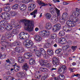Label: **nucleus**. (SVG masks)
I'll list each match as a JSON object with an SVG mask.
<instances>
[{
    "label": "nucleus",
    "instance_id": "54",
    "mask_svg": "<svg viewBox=\"0 0 80 80\" xmlns=\"http://www.w3.org/2000/svg\"><path fill=\"white\" fill-rule=\"evenodd\" d=\"M0 30L1 32H3L5 30V29L3 27H2L0 28Z\"/></svg>",
    "mask_w": 80,
    "mask_h": 80
},
{
    "label": "nucleus",
    "instance_id": "9",
    "mask_svg": "<svg viewBox=\"0 0 80 80\" xmlns=\"http://www.w3.org/2000/svg\"><path fill=\"white\" fill-rule=\"evenodd\" d=\"M26 43H25V47L27 48H30L33 45V43L32 41L29 40L27 39L25 41Z\"/></svg>",
    "mask_w": 80,
    "mask_h": 80
},
{
    "label": "nucleus",
    "instance_id": "14",
    "mask_svg": "<svg viewBox=\"0 0 80 80\" xmlns=\"http://www.w3.org/2000/svg\"><path fill=\"white\" fill-rule=\"evenodd\" d=\"M66 23L68 27H75V23L73 21H67Z\"/></svg>",
    "mask_w": 80,
    "mask_h": 80
},
{
    "label": "nucleus",
    "instance_id": "1",
    "mask_svg": "<svg viewBox=\"0 0 80 80\" xmlns=\"http://www.w3.org/2000/svg\"><path fill=\"white\" fill-rule=\"evenodd\" d=\"M8 40L6 37L3 36L1 40V44L3 46V47H1V49L2 50H5V48H7L8 46L10 47H13V46H20L22 44V43L19 41L16 40L15 42L11 43L8 42Z\"/></svg>",
    "mask_w": 80,
    "mask_h": 80
},
{
    "label": "nucleus",
    "instance_id": "55",
    "mask_svg": "<svg viewBox=\"0 0 80 80\" xmlns=\"http://www.w3.org/2000/svg\"><path fill=\"white\" fill-rule=\"evenodd\" d=\"M46 70V69L45 68H40L39 69V70H40V71H41V72H43V70Z\"/></svg>",
    "mask_w": 80,
    "mask_h": 80
},
{
    "label": "nucleus",
    "instance_id": "38",
    "mask_svg": "<svg viewBox=\"0 0 80 80\" xmlns=\"http://www.w3.org/2000/svg\"><path fill=\"white\" fill-rule=\"evenodd\" d=\"M65 35V32L63 31H61L59 33V35L61 37H63Z\"/></svg>",
    "mask_w": 80,
    "mask_h": 80
},
{
    "label": "nucleus",
    "instance_id": "42",
    "mask_svg": "<svg viewBox=\"0 0 80 80\" xmlns=\"http://www.w3.org/2000/svg\"><path fill=\"white\" fill-rule=\"evenodd\" d=\"M60 68H62L63 70H67V67H66V66L65 65H61Z\"/></svg>",
    "mask_w": 80,
    "mask_h": 80
},
{
    "label": "nucleus",
    "instance_id": "10",
    "mask_svg": "<svg viewBox=\"0 0 80 80\" xmlns=\"http://www.w3.org/2000/svg\"><path fill=\"white\" fill-rule=\"evenodd\" d=\"M60 28H61V25L59 23H57L53 26L52 28V30L53 32H57Z\"/></svg>",
    "mask_w": 80,
    "mask_h": 80
},
{
    "label": "nucleus",
    "instance_id": "64",
    "mask_svg": "<svg viewBox=\"0 0 80 80\" xmlns=\"http://www.w3.org/2000/svg\"><path fill=\"white\" fill-rule=\"evenodd\" d=\"M53 47H57V44L56 43H55L53 45Z\"/></svg>",
    "mask_w": 80,
    "mask_h": 80
},
{
    "label": "nucleus",
    "instance_id": "13",
    "mask_svg": "<svg viewBox=\"0 0 80 80\" xmlns=\"http://www.w3.org/2000/svg\"><path fill=\"white\" fill-rule=\"evenodd\" d=\"M55 13H56L57 16H60V10L58 9L57 8L55 7L54 8V9L51 11V13L53 14Z\"/></svg>",
    "mask_w": 80,
    "mask_h": 80
},
{
    "label": "nucleus",
    "instance_id": "33",
    "mask_svg": "<svg viewBox=\"0 0 80 80\" xmlns=\"http://www.w3.org/2000/svg\"><path fill=\"white\" fill-rule=\"evenodd\" d=\"M35 62V61L33 60V58H31L29 61V63L30 65H32L33 64H34Z\"/></svg>",
    "mask_w": 80,
    "mask_h": 80
},
{
    "label": "nucleus",
    "instance_id": "30",
    "mask_svg": "<svg viewBox=\"0 0 80 80\" xmlns=\"http://www.w3.org/2000/svg\"><path fill=\"white\" fill-rule=\"evenodd\" d=\"M37 2L39 5H42V7H45V6H47V5H48V4H46L45 3L41 2V1L40 0L37 1Z\"/></svg>",
    "mask_w": 80,
    "mask_h": 80
},
{
    "label": "nucleus",
    "instance_id": "48",
    "mask_svg": "<svg viewBox=\"0 0 80 80\" xmlns=\"http://www.w3.org/2000/svg\"><path fill=\"white\" fill-rule=\"evenodd\" d=\"M2 57H3V58H5L6 57V54H2V55H1V53H0V58H1Z\"/></svg>",
    "mask_w": 80,
    "mask_h": 80
},
{
    "label": "nucleus",
    "instance_id": "39",
    "mask_svg": "<svg viewBox=\"0 0 80 80\" xmlns=\"http://www.w3.org/2000/svg\"><path fill=\"white\" fill-rule=\"evenodd\" d=\"M18 8V5L17 4H15L12 7V8H13V9H14V10L17 9Z\"/></svg>",
    "mask_w": 80,
    "mask_h": 80
},
{
    "label": "nucleus",
    "instance_id": "27",
    "mask_svg": "<svg viewBox=\"0 0 80 80\" xmlns=\"http://www.w3.org/2000/svg\"><path fill=\"white\" fill-rule=\"evenodd\" d=\"M44 15L46 18L48 20H50L51 17H52V15L50 13H46Z\"/></svg>",
    "mask_w": 80,
    "mask_h": 80
},
{
    "label": "nucleus",
    "instance_id": "16",
    "mask_svg": "<svg viewBox=\"0 0 80 80\" xmlns=\"http://www.w3.org/2000/svg\"><path fill=\"white\" fill-rule=\"evenodd\" d=\"M15 50L18 53H22L24 50V48L22 47H16L15 48Z\"/></svg>",
    "mask_w": 80,
    "mask_h": 80
},
{
    "label": "nucleus",
    "instance_id": "37",
    "mask_svg": "<svg viewBox=\"0 0 80 80\" xmlns=\"http://www.w3.org/2000/svg\"><path fill=\"white\" fill-rule=\"evenodd\" d=\"M10 14L11 16H15L17 15V12L16 11H11L10 12Z\"/></svg>",
    "mask_w": 80,
    "mask_h": 80
},
{
    "label": "nucleus",
    "instance_id": "23",
    "mask_svg": "<svg viewBox=\"0 0 80 80\" xmlns=\"http://www.w3.org/2000/svg\"><path fill=\"white\" fill-rule=\"evenodd\" d=\"M5 28L6 30H11L13 28V26L10 24H8V25L5 26Z\"/></svg>",
    "mask_w": 80,
    "mask_h": 80
},
{
    "label": "nucleus",
    "instance_id": "57",
    "mask_svg": "<svg viewBox=\"0 0 80 80\" xmlns=\"http://www.w3.org/2000/svg\"><path fill=\"white\" fill-rule=\"evenodd\" d=\"M45 69H43L42 72H48V69L45 68Z\"/></svg>",
    "mask_w": 80,
    "mask_h": 80
},
{
    "label": "nucleus",
    "instance_id": "31",
    "mask_svg": "<svg viewBox=\"0 0 80 80\" xmlns=\"http://www.w3.org/2000/svg\"><path fill=\"white\" fill-rule=\"evenodd\" d=\"M38 10L37 9H35L32 12H31L30 14L31 15H33V17L35 18L36 17V15L37 14V12Z\"/></svg>",
    "mask_w": 80,
    "mask_h": 80
},
{
    "label": "nucleus",
    "instance_id": "61",
    "mask_svg": "<svg viewBox=\"0 0 80 80\" xmlns=\"http://www.w3.org/2000/svg\"><path fill=\"white\" fill-rule=\"evenodd\" d=\"M76 63L75 62H73L72 63V65L73 66H75V65H76Z\"/></svg>",
    "mask_w": 80,
    "mask_h": 80
},
{
    "label": "nucleus",
    "instance_id": "41",
    "mask_svg": "<svg viewBox=\"0 0 80 80\" xmlns=\"http://www.w3.org/2000/svg\"><path fill=\"white\" fill-rule=\"evenodd\" d=\"M47 53L49 55H52L53 53V51L52 50H48Z\"/></svg>",
    "mask_w": 80,
    "mask_h": 80
},
{
    "label": "nucleus",
    "instance_id": "60",
    "mask_svg": "<svg viewBox=\"0 0 80 80\" xmlns=\"http://www.w3.org/2000/svg\"><path fill=\"white\" fill-rule=\"evenodd\" d=\"M69 70H70L71 71V72H73V69H72V68H69Z\"/></svg>",
    "mask_w": 80,
    "mask_h": 80
},
{
    "label": "nucleus",
    "instance_id": "47",
    "mask_svg": "<svg viewBox=\"0 0 80 80\" xmlns=\"http://www.w3.org/2000/svg\"><path fill=\"white\" fill-rule=\"evenodd\" d=\"M61 51H62V50H61V49H58V50H56L55 52L56 53L58 54L60 53Z\"/></svg>",
    "mask_w": 80,
    "mask_h": 80
},
{
    "label": "nucleus",
    "instance_id": "18",
    "mask_svg": "<svg viewBox=\"0 0 80 80\" xmlns=\"http://www.w3.org/2000/svg\"><path fill=\"white\" fill-rule=\"evenodd\" d=\"M62 29L63 30L66 32H70V31L72 30V28H71L66 26L62 27Z\"/></svg>",
    "mask_w": 80,
    "mask_h": 80
},
{
    "label": "nucleus",
    "instance_id": "25",
    "mask_svg": "<svg viewBox=\"0 0 80 80\" xmlns=\"http://www.w3.org/2000/svg\"><path fill=\"white\" fill-rule=\"evenodd\" d=\"M8 22L6 20H2L1 22H0V26L3 27L5 25V24H7Z\"/></svg>",
    "mask_w": 80,
    "mask_h": 80
},
{
    "label": "nucleus",
    "instance_id": "26",
    "mask_svg": "<svg viewBox=\"0 0 80 80\" xmlns=\"http://www.w3.org/2000/svg\"><path fill=\"white\" fill-rule=\"evenodd\" d=\"M51 21L56 23L58 21V18L56 16H54L52 18Z\"/></svg>",
    "mask_w": 80,
    "mask_h": 80
},
{
    "label": "nucleus",
    "instance_id": "58",
    "mask_svg": "<svg viewBox=\"0 0 80 80\" xmlns=\"http://www.w3.org/2000/svg\"><path fill=\"white\" fill-rule=\"evenodd\" d=\"M35 30L36 32H38L39 30V29L38 28H36L35 29Z\"/></svg>",
    "mask_w": 80,
    "mask_h": 80
},
{
    "label": "nucleus",
    "instance_id": "24",
    "mask_svg": "<svg viewBox=\"0 0 80 80\" xmlns=\"http://www.w3.org/2000/svg\"><path fill=\"white\" fill-rule=\"evenodd\" d=\"M17 63H15L14 66V70L15 72H18L20 69V67L18 65H17Z\"/></svg>",
    "mask_w": 80,
    "mask_h": 80
},
{
    "label": "nucleus",
    "instance_id": "40",
    "mask_svg": "<svg viewBox=\"0 0 80 80\" xmlns=\"http://www.w3.org/2000/svg\"><path fill=\"white\" fill-rule=\"evenodd\" d=\"M15 79L13 78V77H11L10 76H8L6 77V80H13Z\"/></svg>",
    "mask_w": 80,
    "mask_h": 80
},
{
    "label": "nucleus",
    "instance_id": "52",
    "mask_svg": "<svg viewBox=\"0 0 80 80\" xmlns=\"http://www.w3.org/2000/svg\"><path fill=\"white\" fill-rule=\"evenodd\" d=\"M11 23L12 24H14L15 23V19H11Z\"/></svg>",
    "mask_w": 80,
    "mask_h": 80
},
{
    "label": "nucleus",
    "instance_id": "12",
    "mask_svg": "<svg viewBox=\"0 0 80 80\" xmlns=\"http://www.w3.org/2000/svg\"><path fill=\"white\" fill-rule=\"evenodd\" d=\"M52 63L55 66H58L59 65V60L58 58L53 57L52 60Z\"/></svg>",
    "mask_w": 80,
    "mask_h": 80
},
{
    "label": "nucleus",
    "instance_id": "8",
    "mask_svg": "<svg viewBox=\"0 0 80 80\" xmlns=\"http://www.w3.org/2000/svg\"><path fill=\"white\" fill-rule=\"evenodd\" d=\"M0 17L2 19L5 20H9L10 18V14L7 12H3L0 15Z\"/></svg>",
    "mask_w": 80,
    "mask_h": 80
},
{
    "label": "nucleus",
    "instance_id": "53",
    "mask_svg": "<svg viewBox=\"0 0 80 80\" xmlns=\"http://www.w3.org/2000/svg\"><path fill=\"white\" fill-rule=\"evenodd\" d=\"M6 62L7 63H8L9 64H11L12 63V62H11L10 60L8 59L6 60Z\"/></svg>",
    "mask_w": 80,
    "mask_h": 80
},
{
    "label": "nucleus",
    "instance_id": "36",
    "mask_svg": "<svg viewBox=\"0 0 80 80\" xmlns=\"http://www.w3.org/2000/svg\"><path fill=\"white\" fill-rule=\"evenodd\" d=\"M58 78L61 80H63L65 79V76L62 74H60L58 76Z\"/></svg>",
    "mask_w": 80,
    "mask_h": 80
},
{
    "label": "nucleus",
    "instance_id": "19",
    "mask_svg": "<svg viewBox=\"0 0 80 80\" xmlns=\"http://www.w3.org/2000/svg\"><path fill=\"white\" fill-rule=\"evenodd\" d=\"M34 38V40L37 42H40L42 40V37L38 35L35 36Z\"/></svg>",
    "mask_w": 80,
    "mask_h": 80
},
{
    "label": "nucleus",
    "instance_id": "35",
    "mask_svg": "<svg viewBox=\"0 0 80 80\" xmlns=\"http://www.w3.org/2000/svg\"><path fill=\"white\" fill-rule=\"evenodd\" d=\"M18 61L19 63H22L24 62V59L22 57H19L18 58Z\"/></svg>",
    "mask_w": 80,
    "mask_h": 80
},
{
    "label": "nucleus",
    "instance_id": "7",
    "mask_svg": "<svg viewBox=\"0 0 80 80\" xmlns=\"http://www.w3.org/2000/svg\"><path fill=\"white\" fill-rule=\"evenodd\" d=\"M19 37L21 40H24L26 38H29V34L27 32H22L19 34Z\"/></svg>",
    "mask_w": 80,
    "mask_h": 80
},
{
    "label": "nucleus",
    "instance_id": "22",
    "mask_svg": "<svg viewBox=\"0 0 80 80\" xmlns=\"http://www.w3.org/2000/svg\"><path fill=\"white\" fill-rule=\"evenodd\" d=\"M32 55V53L28 52L25 53L24 56V58H26V59H28L30 58V57H31V56Z\"/></svg>",
    "mask_w": 80,
    "mask_h": 80
},
{
    "label": "nucleus",
    "instance_id": "59",
    "mask_svg": "<svg viewBox=\"0 0 80 80\" xmlns=\"http://www.w3.org/2000/svg\"><path fill=\"white\" fill-rule=\"evenodd\" d=\"M69 3L67 2H63V4L64 5H68Z\"/></svg>",
    "mask_w": 80,
    "mask_h": 80
},
{
    "label": "nucleus",
    "instance_id": "17",
    "mask_svg": "<svg viewBox=\"0 0 80 80\" xmlns=\"http://www.w3.org/2000/svg\"><path fill=\"white\" fill-rule=\"evenodd\" d=\"M17 76L19 78H23L25 77L24 72H20L17 73Z\"/></svg>",
    "mask_w": 80,
    "mask_h": 80
},
{
    "label": "nucleus",
    "instance_id": "20",
    "mask_svg": "<svg viewBox=\"0 0 80 80\" xmlns=\"http://www.w3.org/2000/svg\"><path fill=\"white\" fill-rule=\"evenodd\" d=\"M59 42L61 44H65L67 43V40L64 38H61L59 39Z\"/></svg>",
    "mask_w": 80,
    "mask_h": 80
},
{
    "label": "nucleus",
    "instance_id": "3",
    "mask_svg": "<svg viewBox=\"0 0 80 80\" xmlns=\"http://www.w3.org/2000/svg\"><path fill=\"white\" fill-rule=\"evenodd\" d=\"M31 48L32 49V52L35 53V52L36 54L38 57H40L41 55H44V58H45L47 59L49 58V56L48 54H46V52H45L43 48H40V51L39 50H37L36 51V50H37V47L36 46L34 45Z\"/></svg>",
    "mask_w": 80,
    "mask_h": 80
},
{
    "label": "nucleus",
    "instance_id": "5",
    "mask_svg": "<svg viewBox=\"0 0 80 80\" xmlns=\"http://www.w3.org/2000/svg\"><path fill=\"white\" fill-rule=\"evenodd\" d=\"M39 62L43 67H47L48 68H50L52 66V64L48 63V61L41 59L39 60Z\"/></svg>",
    "mask_w": 80,
    "mask_h": 80
},
{
    "label": "nucleus",
    "instance_id": "50",
    "mask_svg": "<svg viewBox=\"0 0 80 80\" xmlns=\"http://www.w3.org/2000/svg\"><path fill=\"white\" fill-rule=\"evenodd\" d=\"M68 48V45H65L64 46H63V48L64 50H66L67 48Z\"/></svg>",
    "mask_w": 80,
    "mask_h": 80
},
{
    "label": "nucleus",
    "instance_id": "46",
    "mask_svg": "<svg viewBox=\"0 0 80 80\" xmlns=\"http://www.w3.org/2000/svg\"><path fill=\"white\" fill-rule=\"evenodd\" d=\"M62 72V68H59L58 70V72L59 73V74H60Z\"/></svg>",
    "mask_w": 80,
    "mask_h": 80
},
{
    "label": "nucleus",
    "instance_id": "63",
    "mask_svg": "<svg viewBox=\"0 0 80 80\" xmlns=\"http://www.w3.org/2000/svg\"><path fill=\"white\" fill-rule=\"evenodd\" d=\"M55 80H60V78H54Z\"/></svg>",
    "mask_w": 80,
    "mask_h": 80
},
{
    "label": "nucleus",
    "instance_id": "34",
    "mask_svg": "<svg viewBox=\"0 0 80 80\" xmlns=\"http://www.w3.org/2000/svg\"><path fill=\"white\" fill-rule=\"evenodd\" d=\"M32 0H22V2L23 3H28L29 2H32Z\"/></svg>",
    "mask_w": 80,
    "mask_h": 80
},
{
    "label": "nucleus",
    "instance_id": "29",
    "mask_svg": "<svg viewBox=\"0 0 80 80\" xmlns=\"http://www.w3.org/2000/svg\"><path fill=\"white\" fill-rule=\"evenodd\" d=\"M20 9L21 11H24L26 10L27 7L25 5L23 4L20 6Z\"/></svg>",
    "mask_w": 80,
    "mask_h": 80
},
{
    "label": "nucleus",
    "instance_id": "45",
    "mask_svg": "<svg viewBox=\"0 0 80 80\" xmlns=\"http://www.w3.org/2000/svg\"><path fill=\"white\" fill-rule=\"evenodd\" d=\"M48 77V75H45L42 76L41 78V80H45Z\"/></svg>",
    "mask_w": 80,
    "mask_h": 80
},
{
    "label": "nucleus",
    "instance_id": "11",
    "mask_svg": "<svg viewBox=\"0 0 80 80\" xmlns=\"http://www.w3.org/2000/svg\"><path fill=\"white\" fill-rule=\"evenodd\" d=\"M68 14L67 13V12L64 13L62 16V19H61L62 22H63V23L64 24L65 23V22L66 20H68Z\"/></svg>",
    "mask_w": 80,
    "mask_h": 80
},
{
    "label": "nucleus",
    "instance_id": "32",
    "mask_svg": "<svg viewBox=\"0 0 80 80\" xmlns=\"http://www.w3.org/2000/svg\"><path fill=\"white\" fill-rule=\"evenodd\" d=\"M11 10V8L9 6H6L4 9V12H9Z\"/></svg>",
    "mask_w": 80,
    "mask_h": 80
},
{
    "label": "nucleus",
    "instance_id": "51",
    "mask_svg": "<svg viewBox=\"0 0 80 80\" xmlns=\"http://www.w3.org/2000/svg\"><path fill=\"white\" fill-rule=\"evenodd\" d=\"M77 46H73L72 47V50H73V51H75L76 49H77Z\"/></svg>",
    "mask_w": 80,
    "mask_h": 80
},
{
    "label": "nucleus",
    "instance_id": "56",
    "mask_svg": "<svg viewBox=\"0 0 80 80\" xmlns=\"http://www.w3.org/2000/svg\"><path fill=\"white\" fill-rule=\"evenodd\" d=\"M57 70L56 68H52L50 70L51 72H52L53 70Z\"/></svg>",
    "mask_w": 80,
    "mask_h": 80
},
{
    "label": "nucleus",
    "instance_id": "28",
    "mask_svg": "<svg viewBox=\"0 0 80 80\" xmlns=\"http://www.w3.org/2000/svg\"><path fill=\"white\" fill-rule=\"evenodd\" d=\"M22 68L27 71L29 68V66L27 63H24L22 66Z\"/></svg>",
    "mask_w": 80,
    "mask_h": 80
},
{
    "label": "nucleus",
    "instance_id": "2",
    "mask_svg": "<svg viewBox=\"0 0 80 80\" xmlns=\"http://www.w3.org/2000/svg\"><path fill=\"white\" fill-rule=\"evenodd\" d=\"M20 22H24V29L28 32H32L34 27V22L33 21H30L25 19H23L20 21Z\"/></svg>",
    "mask_w": 80,
    "mask_h": 80
},
{
    "label": "nucleus",
    "instance_id": "49",
    "mask_svg": "<svg viewBox=\"0 0 80 80\" xmlns=\"http://www.w3.org/2000/svg\"><path fill=\"white\" fill-rule=\"evenodd\" d=\"M9 65H7V63H5V68L7 69V70H9L10 69V68L8 67V66Z\"/></svg>",
    "mask_w": 80,
    "mask_h": 80
},
{
    "label": "nucleus",
    "instance_id": "4",
    "mask_svg": "<svg viewBox=\"0 0 80 80\" xmlns=\"http://www.w3.org/2000/svg\"><path fill=\"white\" fill-rule=\"evenodd\" d=\"M18 33V31L17 29H14L12 30V33H11L9 32H7L6 33V37L8 40V38H10L11 37H14V35H13V34L14 35H15Z\"/></svg>",
    "mask_w": 80,
    "mask_h": 80
},
{
    "label": "nucleus",
    "instance_id": "6",
    "mask_svg": "<svg viewBox=\"0 0 80 80\" xmlns=\"http://www.w3.org/2000/svg\"><path fill=\"white\" fill-rule=\"evenodd\" d=\"M50 33V32L48 30L41 31L39 32V35L42 37H48Z\"/></svg>",
    "mask_w": 80,
    "mask_h": 80
},
{
    "label": "nucleus",
    "instance_id": "43",
    "mask_svg": "<svg viewBox=\"0 0 80 80\" xmlns=\"http://www.w3.org/2000/svg\"><path fill=\"white\" fill-rule=\"evenodd\" d=\"M51 38L55 39L57 37V35L54 33L52 34L51 36Z\"/></svg>",
    "mask_w": 80,
    "mask_h": 80
},
{
    "label": "nucleus",
    "instance_id": "44",
    "mask_svg": "<svg viewBox=\"0 0 80 80\" xmlns=\"http://www.w3.org/2000/svg\"><path fill=\"white\" fill-rule=\"evenodd\" d=\"M50 44L48 43H47L45 44L44 45V47L45 48H47L49 47H50Z\"/></svg>",
    "mask_w": 80,
    "mask_h": 80
},
{
    "label": "nucleus",
    "instance_id": "21",
    "mask_svg": "<svg viewBox=\"0 0 80 80\" xmlns=\"http://www.w3.org/2000/svg\"><path fill=\"white\" fill-rule=\"evenodd\" d=\"M45 27L46 30H50L52 28V24L50 22H47L45 25Z\"/></svg>",
    "mask_w": 80,
    "mask_h": 80
},
{
    "label": "nucleus",
    "instance_id": "62",
    "mask_svg": "<svg viewBox=\"0 0 80 80\" xmlns=\"http://www.w3.org/2000/svg\"><path fill=\"white\" fill-rule=\"evenodd\" d=\"M69 37H70V35H67L66 36V38H69Z\"/></svg>",
    "mask_w": 80,
    "mask_h": 80
},
{
    "label": "nucleus",
    "instance_id": "15",
    "mask_svg": "<svg viewBox=\"0 0 80 80\" xmlns=\"http://www.w3.org/2000/svg\"><path fill=\"white\" fill-rule=\"evenodd\" d=\"M35 4L33 3L30 4L28 7V11L29 12H32L35 8Z\"/></svg>",
    "mask_w": 80,
    "mask_h": 80
}]
</instances>
